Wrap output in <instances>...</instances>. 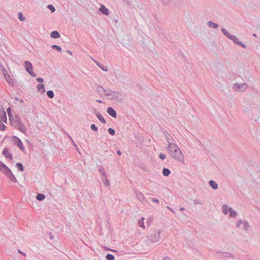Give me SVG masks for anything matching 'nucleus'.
I'll list each match as a JSON object with an SVG mask.
<instances>
[{
	"instance_id": "f257e3e1",
	"label": "nucleus",
	"mask_w": 260,
	"mask_h": 260,
	"mask_svg": "<svg viewBox=\"0 0 260 260\" xmlns=\"http://www.w3.org/2000/svg\"><path fill=\"white\" fill-rule=\"evenodd\" d=\"M167 150L169 152L171 156L176 161L180 162H184V155L176 144H170L167 146Z\"/></svg>"
},
{
	"instance_id": "f03ea898",
	"label": "nucleus",
	"mask_w": 260,
	"mask_h": 260,
	"mask_svg": "<svg viewBox=\"0 0 260 260\" xmlns=\"http://www.w3.org/2000/svg\"><path fill=\"white\" fill-rule=\"evenodd\" d=\"M161 230H154L152 233L147 236V239L151 242H157L160 240Z\"/></svg>"
},
{
	"instance_id": "7ed1b4c3",
	"label": "nucleus",
	"mask_w": 260,
	"mask_h": 260,
	"mask_svg": "<svg viewBox=\"0 0 260 260\" xmlns=\"http://www.w3.org/2000/svg\"><path fill=\"white\" fill-rule=\"evenodd\" d=\"M24 67L26 71L32 77H35L37 75L33 72V67L32 63L29 61H25L24 62Z\"/></svg>"
},
{
	"instance_id": "20e7f679",
	"label": "nucleus",
	"mask_w": 260,
	"mask_h": 260,
	"mask_svg": "<svg viewBox=\"0 0 260 260\" xmlns=\"http://www.w3.org/2000/svg\"><path fill=\"white\" fill-rule=\"evenodd\" d=\"M12 140L14 142V144L18 147H19L21 150H24L25 148L24 146H23V143L18 137H17L16 136H13L12 137Z\"/></svg>"
},
{
	"instance_id": "39448f33",
	"label": "nucleus",
	"mask_w": 260,
	"mask_h": 260,
	"mask_svg": "<svg viewBox=\"0 0 260 260\" xmlns=\"http://www.w3.org/2000/svg\"><path fill=\"white\" fill-rule=\"evenodd\" d=\"M233 88L235 91L241 92L247 89V85L246 83L239 84L236 83L234 84Z\"/></svg>"
},
{
	"instance_id": "423d86ee",
	"label": "nucleus",
	"mask_w": 260,
	"mask_h": 260,
	"mask_svg": "<svg viewBox=\"0 0 260 260\" xmlns=\"http://www.w3.org/2000/svg\"><path fill=\"white\" fill-rule=\"evenodd\" d=\"M0 171L4 173L6 176H8L10 173L12 172L10 168L7 167L3 162L0 160Z\"/></svg>"
},
{
	"instance_id": "0eeeda50",
	"label": "nucleus",
	"mask_w": 260,
	"mask_h": 260,
	"mask_svg": "<svg viewBox=\"0 0 260 260\" xmlns=\"http://www.w3.org/2000/svg\"><path fill=\"white\" fill-rule=\"evenodd\" d=\"M111 95H112V96L109 99V100L117 101L119 102H121L123 100L121 97H119V95L121 96V94L117 91H113Z\"/></svg>"
},
{
	"instance_id": "6e6552de",
	"label": "nucleus",
	"mask_w": 260,
	"mask_h": 260,
	"mask_svg": "<svg viewBox=\"0 0 260 260\" xmlns=\"http://www.w3.org/2000/svg\"><path fill=\"white\" fill-rule=\"evenodd\" d=\"M165 138L166 139L168 143V145H170V144H175L173 142L174 141V139L172 137V136L170 135L169 133H168L166 130L163 129L162 131Z\"/></svg>"
},
{
	"instance_id": "1a4fd4ad",
	"label": "nucleus",
	"mask_w": 260,
	"mask_h": 260,
	"mask_svg": "<svg viewBox=\"0 0 260 260\" xmlns=\"http://www.w3.org/2000/svg\"><path fill=\"white\" fill-rule=\"evenodd\" d=\"M230 40H232L234 44L238 45L243 48H246L247 47L245 44L239 41L238 38L235 36L232 35Z\"/></svg>"
},
{
	"instance_id": "9d476101",
	"label": "nucleus",
	"mask_w": 260,
	"mask_h": 260,
	"mask_svg": "<svg viewBox=\"0 0 260 260\" xmlns=\"http://www.w3.org/2000/svg\"><path fill=\"white\" fill-rule=\"evenodd\" d=\"M216 252L217 254H221L223 257H224L226 258H231V259L235 258L234 255H233L232 254H231L228 252L217 251Z\"/></svg>"
},
{
	"instance_id": "9b49d317",
	"label": "nucleus",
	"mask_w": 260,
	"mask_h": 260,
	"mask_svg": "<svg viewBox=\"0 0 260 260\" xmlns=\"http://www.w3.org/2000/svg\"><path fill=\"white\" fill-rule=\"evenodd\" d=\"M9 149L8 148L5 147L4 148V149L2 151V154H3V155H4L5 156V157L6 158L12 159H13V155L11 153L9 152Z\"/></svg>"
},
{
	"instance_id": "f8f14e48",
	"label": "nucleus",
	"mask_w": 260,
	"mask_h": 260,
	"mask_svg": "<svg viewBox=\"0 0 260 260\" xmlns=\"http://www.w3.org/2000/svg\"><path fill=\"white\" fill-rule=\"evenodd\" d=\"M15 125L14 127L15 128L17 129L21 132L23 133H25L26 132V129L24 126V125L22 123V122H19L17 123H15Z\"/></svg>"
},
{
	"instance_id": "ddd939ff",
	"label": "nucleus",
	"mask_w": 260,
	"mask_h": 260,
	"mask_svg": "<svg viewBox=\"0 0 260 260\" xmlns=\"http://www.w3.org/2000/svg\"><path fill=\"white\" fill-rule=\"evenodd\" d=\"M107 112L113 118H116L117 116L116 112L112 107H108L107 109Z\"/></svg>"
},
{
	"instance_id": "4468645a",
	"label": "nucleus",
	"mask_w": 260,
	"mask_h": 260,
	"mask_svg": "<svg viewBox=\"0 0 260 260\" xmlns=\"http://www.w3.org/2000/svg\"><path fill=\"white\" fill-rule=\"evenodd\" d=\"M93 61L103 71L107 72L108 69V68L103 64H101L99 61L95 59L92 58Z\"/></svg>"
},
{
	"instance_id": "2eb2a0df",
	"label": "nucleus",
	"mask_w": 260,
	"mask_h": 260,
	"mask_svg": "<svg viewBox=\"0 0 260 260\" xmlns=\"http://www.w3.org/2000/svg\"><path fill=\"white\" fill-rule=\"evenodd\" d=\"M5 79L10 86L12 87L14 86L15 82L9 75H6Z\"/></svg>"
},
{
	"instance_id": "dca6fc26",
	"label": "nucleus",
	"mask_w": 260,
	"mask_h": 260,
	"mask_svg": "<svg viewBox=\"0 0 260 260\" xmlns=\"http://www.w3.org/2000/svg\"><path fill=\"white\" fill-rule=\"evenodd\" d=\"M0 119L4 122L6 123L7 122V118L6 113L4 110L0 111Z\"/></svg>"
},
{
	"instance_id": "f3484780",
	"label": "nucleus",
	"mask_w": 260,
	"mask_h": 260,
	"mask_svg": "<svg viewBox=\"0 0 260 260\" xmlns=\"http://www.w3.org/2000/svg\"><path fill=\"white\" fill-rule=\"evenodd\" d=\"M100 12L105 15H109V10L104 5H101L99 8Z\"/></svg>"
},
{
	"instance_id": "a211bd4d",
	"label": "nucleus",
	"mask_w": 260,
	"mask_h": 260,
	"mask_svg": "<svg viewBox=\"0 0 260 260\" xmlns=\"http://www.w3.org/2000/svg\"><path fill=\"white\" fill-rule=\"evenodd\" d=\"M135 193L136 194L138 199L140 201H141V202H143L145 200L144 196L140 191L137 190H136Z\"/></svg>"
},
{
	"instance_id": "6ab92c4d",
	"label": "nucleus",
	"mask_w": 260,
	"mask_h": 260,
	"mask_svg": "<svg viewBox=\"0 0 260 260\" xmlns=\"http://www.w3.org/2000/svg\"><path fill=\"white\" fill-rule=\"evenodd\" d=\"M209 185L211 187H212L214 190L218 189V184L213 180H211L209 181Z\"/></svg>"
},
{
	"instance_id": "aec40b11",
	"label": "nucleus",
	"mask_w": 260,
	"mask_h": 260,
	"mask_svg": "<svg viewBox=\"0 0 260 260\" xmlns=\"http://www.w3.org/2000/svg\"><path fill=\"white\" fill-rule=\"evenodd\" d=\"M50 37L53 39H58L60 37V35L57 30H54L51 32Z\"/></svg>"
},
{
	"instance_id": "412c9836",
	"label": "nucleus",
	"mask_w": 260,
	"mask_h": 260,
	"mask_svg": "<svg viewBox=\"0 0 260 260\" xmlns=\"http://www.w3.org/2000/svg\"><path fill=\"white\" fill-rule=\"evenodd\" d=\"M37 90L39 91L44 93L45 91V85L44 84H39L37 85Z\"/></svg>"
},
{
	"instance_id": "4be33fe9",
	"label": "nucleus",
	"mask_w": 260,
	"mask_h": 260,
	"mask_svg": "<svg viewBox=\"0 0 260 260\" xmlns=\"http://www.w3.org/2000/svg\"><path fill=\"white\" fill-rule=\"evenodd\" d=\"M230 217L231 218L235 217L237 215V212L232 208H229Z\"/></svg>"
},
{
	"instance_id": "5701e85b",
	"label": "nucleus",
	"mask_w": 260,
	"mask_h": 260,
	"mask_svg": "<svg viewBox=\"0 0 260 260\" xmlns=\"http://www.w3.org/2000/svg\"><path fill=\"white\" fill-rule=\"evenodd\" d=\"M7 177L9 179H10V180L12 182H14L15 183L17 182V179L16 178V177H15L14 175L13 174L12 172L10 173L9 175L7 176Z\"/></svg>"
},
{
	"instance_id": "b1692460",
	"label": "nucleus",
	"mask_w": 260,
	"mask_h": 260,
	"mask_svg": "<svg viewBox=\"0 0 260 260\" xmlns=\"http://www.w3.org/2000/svg\"><path fill=\"white\" fill-rule=\"evenodd\" d=\"M221 32L223 33V34L226 37H227L228 39H230L231 37L232 36V35H231L228 31V30L224 28H222L221 29Z\"/></svg>"
},
{
	"instance_id": "393cba45",
	"label": "nucleus",
	"mask_w": 260,
	"mask_h": 260,
	"mask_svg": "<svg viewBox=\"0 0 260 260\" xmlns=\"http://www.w3.org/2000/svg\"><path fill=\"white\" fill-rule=\"evenodd\" d=\"M36 199L39 201H43L45 199V195L43 193H38L36 196Z\"/></svg>"
},
{
	"instance_id": "a878e982",
	"label": "nucleus",
	"mask_w": 260,
	"mask_h": 260,
	"mask_svg": "<svg viewBox=\"0 0 260 260\" xmlns=\"http://www.w3.org/2000/svg\"><path fill=\"white\" fill-rule=\"evenodd\" d=\"M208 25L210 28H216L218 27V24L211 21H209L207 23Z\"/></svg>"
},
{
	"instance_id": "bb28decb",
	"label": "nucleus",
	"mask_w": 260,
	"mask_h": 260,
	"mask_svg": "<svg viewBox=\"0 0 260 260\" xmlns=\"http://www.w3.org/2000/svg\"><path fill=\"white\" fill-rule=\"evenodd\" d=\"M16 167L17 168L18 171H20V172L24 171V167L22 163L17 162L16 164Z\"/></svg>"
},
{
	"instance_id": "cd10ccee",
	"label": "nucleus",
	"mask_w": 260,
	"mask_h": 260,
	"mask_svg": "<svg viewBox=\"0 0 260 260\" xmlns=\"http://www.w3.org/2000/svg\"><path fill=\"white\" fill-rule=\"evenodd\" d=\"M229 208L228 205L224 204L222 206V210L224 214H227L229 212Z\"/></svg>"
},
{
	"instance_id": "c85d7f7f",
	"label": "nucleus",
	"mask_w": 260,
	"mask_h": 260,
	"mask_svg": "<svg viewBox=\"0 0 260 260\" xmlns=\"http://www.w3.org/2000/svg\"><path fill=\"white\" fill-rule=\"evenodd\" d=\"M99 171L100 173L102 174V177H106V174L104 168L103 166H100L99 168Z\"/></svg>"
},
{
	"instance_id": "c756f323",
	"label": "nucleus",
	"mask_w": 260,
	"mask_h": 260,
	"mask_svg": "<svg viewBox=\"0 0 260 260\" xmlns=\"http://www.w3.org/2000/svg\"><path fill=\"white\" fill-rule=\"evenodd\" d=\"M97 114H97L96 117L98 118V119L100 121V122H101L103 123H106V121L105 120L104 118L103 117L102 114H101V113H97Z\"/></svg>"
},
{
	"instance_id": "7c9ffc66",
	"label": "nucleus",
	"mask_w": 260,
	"mask_h": 260,
	"mask_svg": "<svg viewBox=\"0 0 260 260\" xmlns=\"http://www.w3.org/2000/svg\"><path fill=\"white\" fill-rule=\"evenodd\" d=\"M171 174L170 170L168 168H164L162 169V174L165 176H168Z\"/></svg>"
},
{
	"instance_id": "2f4dec72",
	"label": "nucleus",
	"mask_w": 260,
	"mask_h": 260,
	"mask_svg": "<svg viewBox=\"0 0 260 260\" xmlns=\"http://www.w3.org/2000/svg\"><path fill=\"white\" fill-rule=\"evenodd\" d=\"M47 95L49 98L52 99L54 96V93L52 90H49L47 91Z\"/></svg>"
},
{
	"instance_id": "473e14b6",
	"label": "nucleus",
	"mask_w": 260,
	"mask_h": 260,
	"mask_svg": "<svg viewBox=\"0 0 260 260\" xmlns=\"http://www.w3.org/2000/svg\"><path fill=\"white\" fill-rule=\"evenodd\" d=\"M51 48L52 49L56 50L60 52H61V51H62L61 48L57 45H51Z\"/></svg>"
},
{
	"instance_id": "72a5a7b5",
	"label": "nucleus",
	"mask_w": 260,
	"mask_h": 260,
	"mask_svg": "<svg viewBox=\"0 0 260 260\" xmlns=\"http://www.w3.org/2000/svg\"><path fill=\"white\" fill-rule=\"evenodd\" d=\"M97 91L99 94L104 93L105 91V88L101 86H98L96 88Z\"/></svg>"
},
{
	"instance_id": "f704fd0d",
	"label": "nucleus",
	"mask_w": 260,
	"mask_h": 260,
	"mask_svg": "<svg viewBox=\"0 0 260 260\" xmlns=\"http://www.w3.org/2000/svg\"><path fill=\"white\" fill-rule=\"evenodd\" d=\"M144 218L142 217L141 219L139 221V225L141 228L145 229V226L144 225Z\"/></svg>"
},
{
	"instance_id": "c9c22d12",
	"label": "nucleus",
	"mask_w": 260,
	"mask_h": 260,
	"mask_svg": "<svg viewBox=\"0 0 260 260\" xmlns=\"http://www.w3.org/2000/svg\"><path fill=\"white\" fill-rule=\"evenodd\" d=\"M106 258L107 260H114L115 256L112 254L108 253L106 255Z\"/></svg>"
},
{
	"instance_id": "e433bc0d",
	"label": "nucleus",
	"mask_w": 260,
	"mask_h": 260,
	"mask_svg": "<svg viewBox=\"0 0 260 260\" xmlns=\"http://www.w3.org/2000/svg\"><path fill=\"white\" fill-rule=\"evenodd\" d=\"M243 226H244V230L247 231L248 230V229H249V225L248 222L247 221H243Z\"/></svg>"
},
{
	"instance_id": "4c0bfd02",
	"label": "nucleus",
	"mask_w": 260,
	"mask_h": 260,
	"mask_svg": "<svg viewBox=\"0 0 260 260\" xmlns=\"http://www.w3.org/2000/svg\"><path fill=\"white\" fill-rule=\"evenodd\" d=\"M102 179L103 180L104 184H105V186H107L109 185V184H110L109 181L108 179H107V176L106 177H102Z\"/></svg>"
},
{
	"instance_id": "58836bf2",
	"label": "nucleus",
	"mask_w": 260,
	"mask_h": 260,
	"mask_svg": "<svg viewBox=\"0 0 260 260\" xmlns=\"http://www.w3.org/2000/svg\"><path fill=\"white\" fill-rule=\"evenodd\" d=\"M108 132L110 135L113 136L115 135V131L112 128H109L108 129Z\"/></svg>"
},
{
	"instance_id": "ea45409f",
	"label": "nucleus",
	"mask_w": 260,
	"mask_h": 260,
	"mask_svg": "<svg viewBox=\"0 0 260 260\" xmlns=\"http://www.w3.org/2000/svg\"><path fill=\"white\" fill-rule=\"evenodd\" d=\"M113 92V90L111 89H105L104 93H105L106 95H111Z\"/></svg>"
},
{
	"instance_id": "a19ab883",
	"label": "nucleus",
	"mask_w": 260,
	"mask_h": 260,
	"mask_svg": "<svg viewBox=\"0 0 260 260\" xmlns=\"http://www.w3.org/2000/svg\"><path fill=\"white\" fill-rule=\"evenodd\" d=\"M18 19L21 21H23L25 19V17L23 16V15L21 12H19L18 13Z\"/></svg>"
},
{
	"instance_id": "79ce46f5",
	"label": "nucleus",
	"mask_w": 260,
	"mask_h": 260,
	"mask_svg": "<svg viewBox=\"0 0 260 260\" xmlns=\"http://www.w3.org/2000/svg\"><path fill=\"white\" fill-rule=\"evenodd\" d=\"M47 8L49 9L52 13L55 11V7L51 4H49L47 6Z\"/></svg>"
},
{
	"instance_id": "37998d69",
	"label": "nucleus",
	"mask_w": 260,
	"mask_h": 260,
	"mask_svg": "<svg viewBox=\"0 0 260 260\" xmlns=\"http://www.w3.org/2000/svg\"><path fill=\"white\" fill-rule=\"evenodd\" d=\"M90 128H91V130H92L93 131H94V132H96L98 130V127L94 124H92L90 125Z\"/></svg>"
},
{
	"instance_id": "c03bdc74",
	"label": "nucleus",
	"mask_w": 260,
	"mask_h": 260,
	"mask_svg": "<svg viewBox=\"0 0 260 260\" xmlns=\"http://www.w3.org/2000/svg\"><path fill=\"white\" fill-rule=\"evenodd\" d=\"M15 119H16V120L15 121V123H19V122H21V119L20 118V117L16 115L15 116Z\"/></svg>"
},
{
	"instance_id": "a18cd8bd",
	"label": "nucleus",
	"mask_w": 260,
	"mask_h": 260,
	"mask_svg": "<svg viewBox=\"0 0 260 260\" xmlns=\"http://www.w3.org/2000/svg\"><path fill=\"white\" fill-rule=\"evenodd\" d=\"M243 223V221L241 219H239L237 221V223H236V227L237 228H239L240 226V225Z\"/></svg>"
},
{
	"instance_id": "49530a36",
	"label": "nucleus",
	"mask_w": 260,
	"mask_h": 260,
	"mask_svg": "<svg viewBox=\"0 0 260 260\" xmlns=\"http://www.w3.org/2000/svg\"><path fill=\"white\" fill-rule=\"evenodd\" d=\"M159 158L162 160H164L166 158V155L164 153H160L159 155Z\"/></svg>"
},
{
	"instance_id": "de8ad7c7",
	"label": "nucleus",
	"mask_w": 260,
	"mask_h": 260,
	"mask_svg": "<svg viewBox=\"0 0 260 260\" xmlns=\"http://www.w3.org/2000/svg\"><path fill=\"white\" fill-rule=\"evenodd\" d=\"M7 113H8V115L9 117H12L13 114L12 113V111H11V109L10 107H9L7 109Z\"/></svg>"
},
{
	"instance_id": "09e8293b",
	"label": "nucleus",
	"mask_w": 260,
	"mask_h": 260,
	"mask_svg": "<svg viewBox=\"0 0 260 260\" xmlns=\"http://www.w3.org/2000/svg\"><path fill=\"white\" fill-rule=\"evenodd\" d=\"M172 0H161L162 3L164 5H167L171 3Z\"/></svg>"
},
{
	"instance_id": "8fccbe9b",
	"label": "nucleus",
	"mask_w": 260,
	"mask_h": 260,
	"mask_svg": "<svg viewBox=\"0 0 260 260\" xmlns=\"http://www.w3.org/2000/svg\"><path fill=\"white\" fill-rule=\"evenodd\" d=\"M36 81L39 83H42L44 82V79L43 78L38 77L36 79Z\"/></svg>"
},
{
	"instance_id": "3c124183",
	"label": "nucleus",
	"mask_w": 260,
	"mask_h": 260,
	"mask_svg": "<svg viewBox=\"0 0 260 260\" xmlns=\"http://www.w3.org/2000/svg\"><path fill=\"white\" fill-rule=\"evenodd\" d=\"M193 204L195 205L197 204H202V203L200 202V200L196 199L193 201Z\"/></svg>"
},
{
	"instance_id": "603ef678",
	"label": "nucleus",
	"mask_w": 260,
	"mask_h": 260,
	"mask_svg": "<svg viewBox=\"0 0 260 260\" xmlns=\"http://www.w3.org/2000/svg\"><path fill=\"white\" fill-rule=\"evenodd\" d=\"M9 122L10 123L13 125V123L14 122V118H13V116L12 115V117H9Z\"/></svg>"
},
{
	"instance_id": "864d4df0",
	"label": "nucleus",
	"mask_w": 260,
	"mask_h": 260,
	"mask_svg": "<svg viewBox=\"0 0 260 260\" xmlns=\"http://www.w3.org/2000/svg\"><path fill=\"white\" fill-rule=\"evenodd\" d=\"M2 72H3V73L4 74V77H5V75H9L7 73V71L6 70V69H4L2 70Z\"/></svg>"
},
{
	"instance_id": "5fc2aeb1",
	"label": "nucleus",
	"mask_w": 260,
	"mask_h": 260,
	"mask_svg": "<svg viewBox=\"0 0 260 260\" xmlns=\"http://www.w3.org/2000/svg\"><path fill=\"white\" fill-rule=\"evenodd\" d=\"M151 201H153V202H155V203H159V200L157 199H155V198H151Z\"/></svg>"
},
{
	"instance_id": "6e6d98bb",
	"label": "nucleus",
	"mask_w": 260,
	"mask_h": 260,
	"mask_svg": "<svg viewBox=\"0 0 260 260\" xmlns=\"http://www.w3.org/2000/svg\"><path fill=\"white\" fill-rule=\"evenodd\" d=\"M49 235V236H50V238L51 239H53L54 238V236H53V235L50 232Z\"/></svg>"
},
{
	"instance_id": "4d7b16f0",
	"label": "nucleus",
	"mask_w": 260,
	"mask_h": 260,
	"mask_svg": "<svg viewBox=\"0 0 260 260\" xmlns=\"http://www.w3.org/2000/svg\"><path fill=\"white\" fill-rule=\"evenodd\" d=\"M18 252L20 254H21L22 255H24V256H26V254L25 253L23 252H22L21 250H18Z\"/></svg>"
},
{
	"instance_id": "13d9d810",
	"label": "nucleus",
	"mask_w": 260,
	"mask_h": 260,
	"mask_svg": "<svg viewBox=\"0 0 260 260\" xmlns=\"http://www.w3.org/2000/svg\"><path fill=\"white\" fill-rule=\"evenodd\" d=\"M94 113L95 114L96 116H97V113H100L99 111H98L96 109H94Z\"/></svg>"
},
{
	"instance_id": "bf43d9fd",
	"label": "nucleus",
	"mask_w": 260,
	"mask_h": 260,
	"mask_svg": "<svg viewBox=\"0 0 260 260\" xmlns=\"http://www.w3.org/2000/svg\"><path fill=\"white\" fill-rule=\"evenodd\" d=\"M116 153L118 155H121V152L120 150H118L117 151H116Z\"/></svg>"
},
{
	"instance_id": "052dcab7",
	"label": "nucleus",
	"mask_w": 260,
	"mask_h": 260,
	"mask_svg": "<svg viewBox=\"0 0 260 260\" xmlns=\"http://www.w3.org/2000/svg\"><path fill=\"white\" fill-rule=\"evenodd\" d=\"M163 260H171V259L168 256H165Z\"/></svg>"
},
{
	"instance_id": "680f3d73",
	"label": "nucleus",
	"mask_w": 260,
	"mask_h": 260,
	"mask_svg": "<svg viewBox=\"0 0 260 260\" xmlns=\"http://www.w3.org/2000/svg\"><path fill=\"white\" fill-rule=\"evenodd\" d=\"M125 3H126L127 4H129L130 3V0H123Z\"/></svg>"
},
{
	"instance_id": "e2e57ef3",
	"label": "nucleus",
	"mask_w": 260,
	"mask_h": 260,
	"mask_svg": "<svg viewBox=\"0 0 260 260\" xmlns=\"http://www.w3.org/2000/svg\"><path fill=\"white\" fill-rule=\"evenodd\" d=\"M96 102L99 103H103V102L102 100H96Z\"/></svg>"
},
{
	"instance_id": "0e129e2a",
	"label": "nucleus",
	"mask_w": 260,
	"mask_h": 260,
	"mask_svg": "<svg viewBox=\"0 0 260 260\" xmlns=\"http://www.w3.org/2000/svg\"><path fill=\"white\" fill-rule=\"evenodd\" d=\"M167 208L169 209L172 212H173V213L174 212V210L172 208H170L168 206Z\"/></svg>"
},
{
	"instance_id": "69168bd1",
	"label": "nucleus",
	"mask_w": 260,
	"mask_h": 260,
	"mask_svg": "<svg viewBox=\"0 0 260 260\" xmlns=\"http://www.w3.org/2000/svg\"><path fill=\"white\" fill-rule=\"evenodd\" d=\"M110 251L113 252H118V251L115 249H111Z\"/></svg>"
},
{
	"instance_id": "338daca9",
	"label": "nucleus",
	"mask_w": 260,
	"mask_h": 260,
	"mask_svg": "<svg viewBox=\"0 0 260 260\" xmlns=\"http://www.w3.org/2000/svg\"><path fill=\"white\" fill-rule=\"evenodd\" d=\"M179 210L181 211H184L185 210V208L184 207H180L179 208Z\"/></svg>"
},
{
	"instance_id": "774afa93",
	"label": "nucleus",
	"mask_w": 260,
	"mask_h": 260,
	"mask_svg": "<svg viewBox=\"0 0 260 260\" xmlns=\"http://www.w3.org/2000/svg\"><path fill=\"white\" fill-rule=\"evenodd\" d=\"M67 52L71 55L72 54V52L70 50H67Z\"/></svg>"
}]
</instances>
